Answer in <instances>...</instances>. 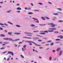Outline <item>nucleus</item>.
I'll use <instances>...</instances> for the list:
<instances>
[{
  "label": "nucleus",
  "instance_id": "f8f14e48",
  "mask_svg": "<svg viewBox=\"0 0 63 63\" xmlns=\"http://www.w3.org/2000/svg\"><path fill=\"white\" fill-rule=\"evenodd\" d=\"M15 34L16 35H18L19 34H20V33H19L15 32Z\"/></svg>",
  "mask_w": 63,
  "mask_h": 63
},
{
  "label": "nucleus",
  "instance_id": "2f4dec72",
  "mask_svg": "<svg viewBox=\"0 0 63 63\" xmlns=\"http://www.w3.org/2000/svg\"><path fill=\"white\" fill-rule=\"evenodd\" d=\"M51 42V40H49L47 42V43H49Z\"/></svg>",
  "mask_w": 63,
  "mask_h": 63
},
{
  "label": "nucleus",
  "instance_id": "ea45409f",
  "mask_svg": "<svg viewBox=\"0 0 63 63\" xmlns=\"http://www.w3.org/2000/svg\"><path fill=\"white\" fill-rule=\"evenodd\" d=\"M42 40H38V42H42Z\"/></svg>",
  "mask_w": 63,
  "mask_h": 63
},
{
  "label": "nucleus",
  "instance_id": "4c0bfd02",
  "mask_svg": "<svg viewBox=\"0 0 63 63\" xmlns=\"http://www.w3.org/2000/svg\"><path fill=\"white\" fill-rule=\"evenodd\" d=\"M46 18H47V19H49V18L47 17H46Z\"/></svg>",
  "mask_w": 63,
  "mask_h": 63
},
{
  "label": "nucleus",
  "instance_id": "f704fd0d",
  "mask_svg": "<svg viewBox=\"0 0 63 63\" xmlns=\"http://www.w3.org/2000/svg\"><path fill=\"white\" fill-rule=\"evenodd\" d=\"M5 49V48L4 47H3L0 48L1 49Z\"/></svg>",
  "mask_w": 63,
  "mask_h": 63
},
{
  "label": "nucleus",
  "instance_id": "09e8293b",
  "mask_svg": "<svg viewBox=\"0 0 63 63\" xmlns=\"http://www.w3.org/2000/svg\"><path fill=\"white\" fill-rule=\"evenodd\" d=\"M0 30H3V28H2L0 27Z\"/></svg>",
  "mask_w": 63,
  "mask_h": 63
},
{
  "label": "nucleus",
  "instance_id": "3c124183",
  "mask_svg": "<svg viewBox=\"0 0 63 63\" xmlns=\"http://www.w3.org/2000/svg\"><path fill=\"white\" fill-rule=\"evenodd\" d=\"M37 36H39V37H42V36H40V35H37Z\"/></svg>",
  "mask_w": 63,
  "mask_h": 63
},
{
  "label": "nucleus",
  "instance_id": "6e6d98bb",
  "mask_svg": "<svg viewBox=\"0 0 63 63\" xmlns=\"http://www.w3.org/2000/svg\"><path fill=\"white\" fill-rule=\"evenodd\" d=\"M39 48H40L41 49H42V48H43L42 47H39Z\"/></svg>",
  "mask_w": 63,
  "mask_h": 63
},
{
  "label": "nucleus",
  "instance_id": "4468645a",
  "mask_svg": "<svg viewBox=\"0 0 63 63\" xmlns=\"http://www.w3.org/2000/svg\"><path fill=\"white\" fill-rule=\"evenodd\" d=\"M41 18H42V19H43V20H46V19L45 18V17H41Z\"/></svg>",
  "mask_w": 63,
  "mask_h": 63
},
{
  "label": "nucleus",
  "instance_id": "8fccbe9b",
  "mask_svg": "<svg viewBox=\"0 0 63 63\" xmlns=\"http://www.w3.org/2000/svg\"><path fill=\"white\" fill-rule=\"evenodd\" d=\"M36 22H37V23H39V21H36Z\"/></svg>",
  "mask_w": 63,
  "mask_h": 63
},
{
  "label": "nucleus",
  "instance_id": "9b49d317",
  "mask_svg": "<svg viewBox=\"0 0 63 63\" xmlns=\"http://www.w3.org/2000/svg\"><path fill=\"white\" fill-rule=\"evenodd\" d=\"M48 32H53L54 31L53 30H51L50 31L48 30Z\"/></svg>",
  "mask_w": 63,
  "mask_h": 63
},
{
  "label": "nucleus",
  "instance_id": "49530a36",
  "mask_svg": "<svg viewBox=\"0 0 63 63\" xmlns=\"http://www.w3.org/2000/svg\"><path fill=\"white\" fill-rule=\"evenodd\" d=\"M9 60H10V58H9L7 59V61H9Z\"/></svg>",
  "mask_w": 63,
  "mask_h": 63
},
{
  "label": "nucleus",
  "instance_id": "c03bdc74",
  "mask_svg": "<svg viewBox=\"0 0 63 63\" xmlns=\"http://www.w3.org/2000/svg\"><path fill=\"white\" fill-rule=\"evenodd\" d=\"M33 19H35V20H38L37 19H35V18H32Z\"/></svg>",
  "mask_w": 63,
  "mask_h": 63
},
{
  "label": "nucleus",
  "instance_id": "bb28decb",
  "mask_svg": "<svg viewBox=\"0 0 63 63\" xmlns=\"http://www.w3.org/2000/svg\"><path fill=\"white\" fill-rule=\"evenodd\" d=\"M54 33H59V32L58 31L54 32Z\"/></svg>",
  "mask_w": 63,
  "mask_h": 63
},
{
  "label": "nucleus",
  "instance_id": "cd10ccee",
  "mask_svg": "<svg viewBox=\"0 0 63 63\" xmlns=\"http://www.w3.org/2000/svg\"><path fill=\"white\" fill-rule=\"evenodd\" d=\"M44 33H48V32L47 31H44Z\"/></svg>",
  "mask_w": 63,
  "mask_h": 63
},
{
  "label": "nucleus",
  "instance_id": "473e14b6",
  "mask_svg": "<svg viewBox=\"0 0 63 63\" xmlns=\"http://www.w3.org/2000/svg\"><path fill=\"white\" fill-rule=\"evenodd\" d=\"M16 26H17V27H20V26L18 25H16Z\"/></svg>",
  "mask_w": 63,
  "mask_h": 63
},
{
  "label": "nucleus",
  "instance_id": "e433bc0d",
  "mask_svg": "<svg viewBox=\"0 0 63 63\" xmlns=\"http://www.w3.org/2000/svg\"><path fill=\"white\" fill-rule=\"evenodd\" d=\"M4 44H9V43H6V42H3Z\"/></svg>",
  "mask_w": 63,
  "mask_h": 63
},
{
  "label": "nucleus",
  "instance_id": "7ed1b4c3",
  "mask_svg": "<svg viewBox=\"0 0 63 63\" xmlns=\"http://www.w3.org/2000/svg\"><path fill=\"white\" fill-rule=\"evenodd\" d=\"M8 53H9L8 54H12L13 56L14 55V54L12 52L9 51L8 52Z\"/></svg>",
  "mask_w": 63,
  "mask_h": 63
},
{
  "label": "nucleus",
  "instance_id": "603ef678",
  "mask_svg": "<svg viewBox=\"0 0 63 63\" xmlns=\"http://www.w3.org/2000/svg\"><path fill=\"white\" fill-rule=\"evenodd\" d=\"M48 45H49V44H46L45 45V46H48Z\"/></svg>",
  "mask_w": 63,
  "mask_h": 63
},
{
  "label": "nucleus",
  "instance_id": "a878e982",
  "mask_svg": "<svg viewBox=\"0 0 63 63\" xmlns=\"http://www.w3.org/2000/svg\"><path fill=\"white\" fill-rule=\"evenodd\" d=\"M40 34H42L43 35H44L45 34H46V33H40Z\"/></svg>",
  "mask_w": 63,
  "mask_h": 63
},
{
  "label": "nucleus",
  "instance_id": "aec40b11",
  "mask_svg": "<svg viewBox=\"0 0 63 63\" xmlns=\"http://www.w3.org/2000/svg\"><path fill=\"white\" fill-rule=\"evenodd\" d=\"M8 22V23H9V24H12V25H13V23H12L10 22Z\"/></svg>",
  "mask_w": 63,
  "mask_h": 63
},
{
  "label": "nucleus",
  "instance_id": "2eb2a0df",
  "mask_svg": "<svg viewBox=\"0 0 63 63\" xmlns=\"http://www.w3.org/2000/svg\"><path fill=\"white\" fill-rule=\"evenodd\" d=\"M57 10H59V11H62V9H61L60 8H57Z\"/></svg>",
  "mask_w": 63,
  "mask_h": 63
},
{
  "label": "nucleus",
  "instance_id": "0eeeda50",
  "mask_svg": "<svg viewBox=\"0 0 63 63\" xmlns=\"http://www.w3.org/2000/svg\"><path fill=\"white\" fill-rule=\"evenodd\" d=\"M61 49V48H58L56 49V51H59Z\"/></svg>",
  "mask_w": 63,
  "mask_h": 63
},
{
  "label": "nucleus",
  "instance_id": "72a5a7b5",
  "mask_svg": "<svg viewBox=\"0 0 63 63\" xmlns=\"http://www.w3.org/2000/svg\"><path fill=\"white\" fill-rule=\"evenodd\" d=\"M43 39H45V40H47V38L44 37L43 38Z\"/></svg>",
  "mask_w": 63,
  "mask_h": 63
},
{
  "label": "nucleus",
  "instance_id": "5fc2aeb1",
  "mask_svg": "<svg viewBox=\"0 0 63 63\" xmlns=\"http://www.w3.org/2000/svg\"><path fill=\"white\" fill-rule=\"evenodd\" d=\"M5 24V25H6V26H8V25H7V24Z\"/></svg>",
  "mask_w": 63,
  "mask_h": 63
},
{
  "label": "nucleus",
  "instance_id": "f3484780",
  "mask_svg": "<svg viewBox=\"0 0 63 63\" xmlns=\"http://www.w3.org/2000/svg\"><path fill=\"white\" fill-rule=\"evenodd\" d=\"M31 26L32 27H33V26H35V25L33 24H32L31 25Z\"/></svg>",
  "mask_w": 63,
  "mask_h": 63
},
{
  "label": "nucleus",
  "instance_id": "69168bd1",
  "mask_svg": "<svg viewBox=\"0 0 63 63\" xmlns=\"http://www.w3.org/2000/svg\"><path fill=\"white\" fill-rule=\"evenodd\" d=\"M4 60H6V58H4Z\"/></svg>",
  "mask_w": 63,
  "mask_h": 63
},
{
  "label": "nucleus",
  "instance_id": "37998d69",
  "mask_svg": "<svg viewBox=\"0 0 63 63\" xmlns=\"http://www.w3.org/2000/svg\"><path fill=\"white\" fill-rule=\"evenodd\" d=\"M48 3L49 4H52V3H51L50 2H49Z\"/></svg>",
  "mask_w": 63,
  "mask_h": 63
},
{
  "label": "nucleus",
  "instance_id": "e2e57ef3",
  "mask_svg": "<svg viewBox=\"0 0 63 63\" xmlns=\"http://www.w3.org/2000/svg\"><path fill=\"white\" fill-rule=\"evenodd\" d=\"M28 9V10H31V8H29Z\"/></svg>",
  "mask_w": 63,
  "mask_h": 63
},
{
  "label": "nucleus",
  "instance_id": "6e6552de",
  "mask_svg": "<svg viewBox=\"0 0 63 63\" xmlns=\"http://www.w3.org/2000/svg\"><path fill=\"white\" fill-rule=\"evenodd\" d=\"M16 9L18 10H21V8L20 7H18Z\"/></svg>",
  "mask_w": 63,
  "mask_h": 63
},
{
  "label": "nucleus",
  "instance_id": "b1692460",
  "mask_svg": "<svg viewBox=\"0 0 63 63\" xmlns=\"http://www.w3.org/2000/svg\"><path fill=\"white\" fill-rule=\"evenodd\" d=\"M52 59V57H49V60H51V59Z\"/></svg>",
  "mask_w": 63,
  "mask_h": 63
},
{
  "label": "nucleus",
  "instance_id": "ddd939ff",
  "mask_svg": "<svg viewBox=\"0 0 63 63\" xmlns=\"http://www.w3.org/2000/svg\"><path fill=\"white\" fill-rule=\"evenodd\" d=\"M4 40H9V38H3Z\"/></svg>",
  "mask_w": 63,
  "mask_h": 63
},
{
  "label": "nucleus",
  "instance_id": "58836bf2",
  "mask_svg": "<svg viewBox=\"0 0 63 63\" xmlns=\"http://www.w3.org/2000/svg\"><path fill=\"white\" fill-rule=\"evenodd\" d=\"M21 57H22V58H24V56H23V55H21Z\"/></svg>",
  "mask_w": 63,
  "mask_h": 63
},
{
  "label": "nucleus",
  "instance_id": "0e129e2a",
  "mask_svg": "<svg viewBox=\"0 0 63 63\" xmlns=\"http://www.w3.org/2000/svg\"><path fill=\"white\" fill-rule=\"evenodd\" d=\"M20 4H17V6H19V5H20Z\"/></svg>",
  "mask_w": 63,
  "mask_h": 63
},
{
  "label": "nucleus",
  "instance_id": "de8ad7c7",
  "mask_svg": "<svg viewBox=\"0 0 63 63\" xmlns=\"http://www.w3.org/2000/svg\"><path fill=\"white\" fill-rule=\"evenodd\" d=\"M0 25H4V24H2L1 23H0Z\"/></svg>",
  "mask_w": 63,
  "mask_h": 63
},
{
  "label": "nucleus",
  "instance_id": "f03ea898",
  "mask_svg": "<svg viewBox=\"0 0 63 63\" xmlns=\"http://www.w3.org/2000/svg\"><path fill=\"white\" fill-rule=\"evenodd\" d=\"M24 33L26 34H27V36H32V35H31V34H32L28 32H24Z\"/></svg>",
  "mask_w": 63,
  "mask_h": 63
},
{
  "label": "nucleus",
  "instance_id": "20e7f679",
  "mask_svg": "<svg viewBox=\"0 0 63 63\" xmlns=\"http://www.w3.org/2000/svg\"><path fill=\"white\" fill-rule=\"evenodd\" d=\"M53 14L54 15H55V16H58L59 14H58V13H53Z\"/></svg>",
  "mask_w": 63,
  "mask_h": 63
},
{
  "label": "nucleus",
  "instance_id": "5701e85b",
  "mask_svg": "<svg viewBox=\"0 0 63 63\" xmlns=\"http://www.w3.org/2000/svg\"><path fill=\"white\" fill-rule=\"evenodd\" d=\"M22 50H23H23H26V48H25V49H24L23 48H22Z\"/></svg>",
  "mask_w": 63,
  "mask_h": 63
},
{
  "label": "nucleus",
  "instance_id": "393cba45",
  "mask_svg": "<svg viewBox=\"0 0 63 63\" xmlns=\"http://www.w3.org/2000/svg\"><path fill=\"white\" fill-rule=\"evenodd\" d=\"M55 41H61V40L60 39H55Z\"/></svg>",
  "mask_w": 63,
  "mask_h": 63
},
{
  "label": "nucleus",
  "instance_id": "1a4fd4ad",
  "mask_svg": "<svg viewBox=\"0 0 63 63\" xmlns=\"http://www.w3.org/2000/svg\"><path fill=\"white\" fill-rule=\"evenodd\" d=\"M20 40V39H16L15 40H14V42L17 41H19V40Z\"/></svg>",
  "mask_w": 63,
  "mask_h": 63
},
{
  "label": "nucleus",
  "instance_id": "c85d7f7f",
  "mask_svg": "<svg viewBox=\"0 0 63 63\" xmlns=\"http://www.w3.org/2000/svg\"><path fill=\"white\" fill-rule=\"evenodd\" d=\"M63 36H62V35H61L60 39H63Z\"/></svg>",
  "mask_w": 63,
  "mask_h": 63
},
{
  "label": "nucleus",
  "instance_id": "7c9ffc66",
  "mask_svg": "<svg viewBox=\"0 0 63 63\" xmlns=\"http://www.w3.org/2000/svg\"><path fill=\"white\" fill-rule=\"evenodd\" d=\"M39 32L38 31H33V32Z\"/></svg>",
  "mask_w": 63,
  "mask_h": 63
},
{
  "label": "nucleus",
  "instance_id": "39448f33",
  "mask_svg": "<svg viewBox=\"0 0 63 63\" xmlns=\"http://www.w3.org/2000/svg\"><path fill=\"white\" fill-rule=\"evenodd\" d=\"M62 52H63V51L62 50H61L59 54L60 56V55H61V54H62Z\"/></svg>",
  "mask_w": 63,
  "mask_h": 63
},
{
  "label": "nucleus",
  "instance_id": "a19ab883",
  "mask_svg": "<svg viewBox=\"0 0 63 63\" xmlns=\"http://www.w3.org/2000/svg\"><path fill=\"white\" fill-rule=\"evenodd\" d=\"M14 45H15V47H16L17 46V45L14 44Z\"/></svg>",
  "mask_w": 63,
  "mask_h": 63
},
{
  "label": "nucleus",
  "instance_id": "423d86ee",
  "mask_svg": "<svg viewBox=\"0 0 63 63\" xmlns=\"http://www.w3.org/2000/svg\"><path fill=\"white\" fill-rule=\"evenodd\" d=\"M23 38H25L26 39H32L31 38L27 37H23Z\"/></svg>",
  "mask_w": 63,
  "mask_h": 63
},
{
  "label": "nucleus",
  "instance_id": "13d9d810",
  "mask_svg": "<svg viewBox=\"0 0 63 63\" xmlns=\"http://www.w3.org/2000/svg\"><path fill=\"white\" fill-rule=\"evenodd\" d=\"M25 10H27V8L26 7H25Z\"/></svg>",
  "mask_w": 63,
  "mask_h": 63
},
{
  "label": "nucleus",
  "instance_id": "dca6fc26",
  "mask_svg": "<svg viewBox=\"0 0 63 63\" xmlns=\"http://www.w3.org/2000/svg\"><path fill=\"white\" fill-rule=\"evenodd\" d=\"M51 30H56V29L55 28H51Z\"/></svg>",
  "mask_w": 63,
  "mask_h": 63
},
{
  "label": "nucleus",
  "instance_id": "774afa93",
  "mask_svg": "<svg viewBox=\"0 0 63 63\" xmlns=\"http://www.w3.org/2000/svg\"><path fill=\"white\" fill-rule=\"evenodd\" d=\"M2 42H0V44H2Z\"/></svg>",
  "mask_w": 63,
  "mask_h": 63
},
{
  "label": "nucleus",
  "instance_id": "a18cd8bd",
  "mask_svg": "<svg viewBox=\"0 0 63 63\" xmlns=\"http://www.w3.org/2000/svg\"><path fill=\"white\" fill-rule=\"evenodd\" d=\"M28 43H33V42L31 41H28Z\"/></svg>",
  "mask_w": 63,
  "mask_h": 63
},
{
  "label": "nucleus",
  "instance_id": "79ce46f5",
  "mask_svg": "<svg viewBox=\"0 0 63 63\" xmlns=\"http://www.w3.org/2000/svg\"><path fill=\"white\" fill-rule=\"evenodd\" d=\"M35 45L37 46H41V45H37L36 44H35Z\"/></svg>",
  "mask_w": 63,
  "mask_h": 63
},
{
  "label": "nucleus",
  "instance_id": "4be33fe9",
  "mask_svg": "<svg viewBox=\"0 0 63 63\" xmlns=\"http://www.w3.org/2000/svg\"><path fill=\"white\" fill-rule=\"evenodd\" d=\"M58 21L59 22H63V21L62 20H59Z\"/></svg>",
  "mask_w": 63,
  "mask_h": 63
},
{
  "label": "nucleus",
  "instance_id": "338daca9",
  "mask_svg": "<svg viewBox=\"0 0 63 63\" xmlns=\"http://www.w3.org/2000/svg\"><path fill=\"white\" fill-rule=\"evenodd\" d=\"M5 32H7V30H5Z\"/></svg>",
  "mask_w": 63,
  "mask_h": 63
},
{
  "label": "nucleus",
  "instance_id": "a211bd4d",
  "mask_svg": "<svg viewBox=\"0 0 63 63\" xmlns=\"http://www.w3.org/2000/svg\"><path fill=\"white\" fill-rule=\"evenodd\" d=\"M8 40H9V41H13V39L12 38H8Z\"/></svg>",
  "mask_w": 63,
  "mask_h": 63
},
{
  "label": "nucleus",
  "instance_id": "680f3d73",
  "mask_svg": "<svg viewBox=\"0 0 63 63\" xmlns=\"http://www.w3.org/2000/svg\"><path fill=\"white\" fill-rule=\"evenodd\" d=\"M7 13H10V11H7Z\"/></svg>",
  "mask_w": 63,
  "mask_h": 63
},
{
  "label": "nucleus",
  "instance_id": "c9c22d12",
  "mask_svg": "<svg viewBox=\"0 0 63 63\" xmlns=\"http://www.w3.org/2000/svg\"><path fill=\"white\" fill-rule=\"evenodd\" d=\"M26 47V45H25L23 46V47L24 48H25V47Z\"/></svg>",
  "mask_w": 63,
  "mask_h": 63
},
{
  "label": "nucleus",
  "instance_id": "bf43d9fd",
  "mask_svg": "<svg viewBox=\"0 0 63 63\" xmlns=\"http://www.w3.org/2000/svg\"><path fill=\"white\" fill-rule=\"evenodd\" d=\"M39 4H40V5H43V4L41 3H39Z\"/></svg>",
  "mask_w": 63,
  "mask_h": 63
},
{
  "label": "nucleus",
  "instance_id": "864d4df0",
  "mask_svg": "<svg viewBox=\"0 0 63 63\" xmlns=\"http://www.w3.org/2000/svg\"><path fill=\"white\" fill-rule=\"evenodd\" d=\"M52 51H53V52H55V51L53 50Z\"/></svg>",
  "mask_w": 63,
  "mask_h": 63
},
{
  "label": "nucleus",
  "instance_id": "412c9836",
  "mask_svg": "<svg viewBox=\"0 0 63 63\" xmlns=\"http://www.w3.org/2000/svg\"><path fill=\"white\" fill-rule=\"evenodd\" d=\"M12 32H9L8 33V34H9V35H12Z\"/></svg>",
  "mask_w": 63,
  "mask_h": 63
},
{
  "label": "nucleus",
  "instance_id": "6ab92c4d",
  "mask_svg": "<svg viewBox=\"0 0 63 63\" xmlns=\"http://www.w3.org/2000/svg\"><path fill=\"white\" fill-rule=\"evenodd\" d=\"M28 14L30 15H32V14H33V13L32 12H29L28 13Z\"/></svg>",
  "mask_w": 63,
  "mask_h": 63
},
{
  "label": "nucleus",
  "instance_id": "c756f323",
  "mask_svg": "<svg viewBox=\"0 0 63 63\" xmlns=\"http://www.w3.org/2000/svg\"><path fill=\"white\" fill-rule=\"evenodd\" d=\"M50 45L51 46H52V45H53V42L51 43L50 44Z\"/></svg>",
  "mask_w": 63,
  "mask_h": 63
},
{
  "label": "nucleus",
  "instance_id": "f257e3e1",
  "mask_svg": "<svg viewBox=\"0 0 63 63\" xmlns=\"http://www.w3.org/2000/svg\"><path fill=\"white\" fill-rule=\"evenodd\" d=\"M48 24V25H52V26H51V27H55V26H56V25H56L53 24V23H52Z\"/></svg>",
  "mask_w": 63,
  "mask_h": 63
},
{
  "label": "nucleus",
  "instance_id": "9d476101",
  "mask_svg": "<svg viewBox=\"0 0 63 63\" xmlns=\"http://www.w3.org/2000/svg\"><path fill=\"white\" fill-rule=\"evenodd\" d=\"M0 36H1V37H5V35H4V34H1L0 35Z\"/></svg>",
  "mask_w": 63,
  "mask_h": 63
},
{
  "label": "nucleus",
  "instance_id": "052dcab7",
  "mask_svg": "<svg viewBox=\"0 0 63 63\" xmlns=\"http://www.w3.org/2000/svg\"><path fill=\"white\" fill-rule=\"evenodd\" d=\"M42 44H45V42H42Z\"/></svg>",
  "mask_w": 63,
  "mask_h": 63
},
{
  "label": "nucleus",
  "instance_id": "4d7b16f0",
  "mask_svg": "<svg viewBox=\"0 0 63 63\" xmlns=\"http://www.w3.org/2000/svg\"><path fill=\"white\" fill-rule=\"evenodd\" d=\"M17 13H20V11H17Z\"/></svg>",
  "mask_w": 63,
  "mask_h": 63
}]
</instances>
